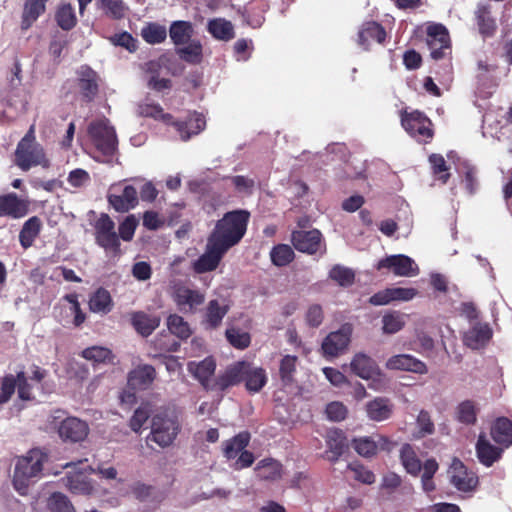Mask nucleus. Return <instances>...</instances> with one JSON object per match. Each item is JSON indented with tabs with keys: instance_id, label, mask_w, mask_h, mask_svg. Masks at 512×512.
I'll return each instance as SVG.
<instances>
[{
	"instance_id": "nucleus-1",
	"label": "nucleus",
	"mask_w": 512,
	"mask_h": 512,
	"mask_svg": "<svg viewBox=\"0 0 512 512\" xmlns=\"http://www.w3.org/2000/svg\"><path fill=\"white\" fill-rule=\"evenodd\" d=\"M242 381L250 393H257L266 385L267 374L261 367L246 361H238L229 365L223 374L218 375L211 389L223 392Z\"/></svg>"
},
{
	"instance_id": "nucleus-2",
	"label": "nucleus",
	"mask_w": 512,
	"mask_h": 512,
	"mask_svg": "<svg viewBox=\"0 0 512 512\" xmlns=\"http://www.w3.org/2000/svg\"><path fill=\"white\" fill-rule=\"evenodd\" d=\"M250 212L245 209H235L226 212L217 220L208 238L229 251L236 246L246 234Z\"/></svg>"
},
{
	"instance_id": "nucleus-3",
	"label": "nucleus",
	"mask_w": 512,
	"mask_h": 512,
	"mask_svg": "<svg viewBox=\"0 0 512 512\" xmlns=\"http://www.w3.org/2000/svg\"><path fill=\"white\" fill-rule=\"evenodd\" d=\"M180 422L176 413L170 409L157 412L151 420V432L148 439L160 447L170 446L180 432Z\"/></svg>"
},
{
	"instance_id": "nucleus-4",
	"label": "nucleus",
	"mask_w": 512,
	"mask_h": 512,
	"mask_svg": "<svg viewBox=\"0 0 512 512\" xmlns=\"http://www.w3.org/2000/svg\"><path fill=\"white\" fill-rule=\"evenodd\" d=\"M87 131L97 152L105 157L103 162L110 163L118 148L115 128L107 118H102L92 121Z\"/></svg>"
},
{
	"instance_id": "nucleus-5",
	"label": "nucleus",
	"mask_w": 512,
	"mask_h": 512,
	"mask_svg": "<svg viewBox=\"0 0 512 512\" xmlns=\"http://www.w3.org/2000/svg\"><path fill=\"white\" fill-rule=\"evenodd\" d=\"M15 164L22 170L28 171L34 166L48 167L43 147L36 141L34 126H31L25 136L17 144Z\"/></svg>"
},
{
	"instance_id": "nucleus-6",
	"label": "nucleus",
	"mask_w": 512,
	"mask_h": 512,
	"mask_svg": "<svg viewBox=\"0 0 512 512\" xmlns=\"http://www.w3.org/2000/svg\"><path fill=\"white\" fill-rule=\"evenodd\" d=\"M401 125L418 142H428L433 137L432 122L422 112L415 110L401 114Z\"/></svg>"
},
{
	"instance_id": "nucleus-7",
	"label": "nucleus",
	"mask_w": 512,
	"mask_h": 512,
	"mask_svg": "<svg viewBox=\"0 0 512 512\" xmlns=\"http://www.w3.org/2000/svg\"><path fill=\"white\" fill-rule=\"evenodd\" d=\"M95 240L106 252L114 256L120 254V241L115 232V223L107 214H101L95 223Z\"/></svg>"
},
{
	"instance_id": "nucleus-8",
	"label": "nucleus",
	"mask_w": 512,
	"mask_h": 512,
	"mask_svg": "<svg viewBox=\"0 0 512 512\" xmlns=\"http://www.w3.org/2000/svg\"><path fill=\"white\" fill-rule=\"evenodd\" d=\"M291 242L294 248L302 253L309 255L319 254V256H323L326 253V244L318 229L292 231Z\"/></svg>"
},
{
	"instance_id": "nucleus-9",
	"label": "nucleus",
	"mask_w": 512,
	"mask_h": 512,
	"mask_svg": "<svg viewBox=\"0 0 512 512\" xmlns=\"http://www.w3.org/2000/svg\"><path fill=\"white\" fill-rule=\"evenodd\" d=\"M352 333L353 327L349 323H345L338 330L330 332L321 344L323 355L333 358L344 352L351 342Z\"/></svg>"
},
{
	"instance_id": "nucleus-10",
	"label": "nucleus",
	"mask_w": 512,
	"mask_h": 512,
	"mask_svg": "<svg viewBox=\"0 0 512 512\" xmlns=\"http://www.w3.org/2000/svg\"><path fill=\"white\" fill-rule=\"evenodd\" d=\"M227 252L226 249L207 238L205 252L192 263L194 272L202 274L214 271Z\"/></svg>"
},
{
	"instance_id": "nucleus-11",
	"label": "nucleus",
	"mask_w": 512,
	"mask_h": 512,
	"mask_svg": "<svg viewBox=\"0 0 512 512\" xmlns=\"http://www.w3.org/2000/svg\"><path fill=\"white\" fill-rule=\"evenodd\" d=\"M389 269L396 276L413 277L418 275L419 268L415 261L404 254L390 255L381 259L377 264V269Z\"/></svg>"
},
{
	"instance_id": "nucleus-12",
	"label": "nucleus",
	"mask_w": 512,
	"mask_h": 512,
	"mask_svg": "<svg viewBox=\"0 0 512 512\" xmlns=\"http://www.w3.org/2000/svg\"><path fill=\"white\" fill-rule=\"evenodd\" d=\"M30 202L15 192L0 195V217L24 218L29 213Z\"/></svg>"
},
{
	"instance_id": "nucleus-13",
	"label": "nucleus",
	"mask_w": 512,
	"mask_h": 512,
	"mask_svg": "<svg viewBox=\"0 0 512 512\" xmlns=\"http://www.w3.org/2000/svg\"><path fill=\"white\" fill-rule=\"evenodd\" d=\"M45 457L38 449H32L17 461L14 472L24 478L38 477L42 472Z\"/></svg>"
},
{
	"instance_id": "nucleus-14",
	"label": "nucleus",
	"mask_w": 512,
	"mask_h": 512,
	"mask_svg": "<svg viewBox=\"0 0 512 512\" xmlns=\"http://www.w3.org/2000/svg\"><path fill=\"white\" fill-rule=\"evenodd\" d=\"M88 432L87 423L76 417H67L58 426V434L65 442H81L87 437Z\"/></svg>"
},
{
	"instance_id": "nucleus-15",
	"label": "nucleus",
	"mask_w": 512,
	"mask_h": 512,
	"mask_svg": "<svg viewBox=\"0 0 512 512\" xmlns=\"http://www.w3.org/2000/svg\"><path fill=\"white\" fill-rule=\"evenodd\" d=\"M77 86L82 99L91 102L98 93L97 73L88 65H81L77 69Z\"/></svg>"
},
{
	"instance_id": "nucleus-16",
	"label": "nucleus",
	"mask_w": 512,
	"mask_h": 512,
	"mask_svg": "<svg viewBox=\"0 0 512 512\" xmlns=\"http://www.w3.org/2000/svg\"><path fill=\"white\" fill-rule=\"evenodd\" d=\"M452 474L450 483L461 492H472L478 485V477L472 471H468L464 464L454 459L451 465Z\"/></svg>"
},
{
	"instance_id": "nucleus-17",
	"label": "nucleus",
	"mask_w": 512,
	"mask_h": 512,
	"mask_svg": "<svg viewBox=\"0 0 512 512\" xmlns=\"http://www.w3.org/2000/svg\"><path fill=\"white\" fill-rule=\"evenodd\" d=\"M173 299L180 311L184 313H194L198 306L204 303L205 295L199 290L179 286L174 290Z\"/></svg>"
},
{
	"instance_id": "nucleus-18",
	"label": "nucleus",
	"mask_w": 512,
	"mask_h": 512,
	"mask_svg": "<svg viewBox=\"0 0 512 512\" xmlns=\"http://www.w3.org/2000/svg\"><path fill=\"white\" fill-rule=\"evenodd\" d=\"M386 368L389 370L407 371L420 375L428 372L426 364L410 354H398L391 356L386 361Z\"/></svg>"
},
{
	"instance_id": "nucleus-19",
	"label": "nucleus",
	"mask_w": 512,
	"mask_h": 512,
	"mask_svg": "<svg viewBox=\"0 0 512 512\" xmlns=\"http://www.w3.org/2000/svg\"><path fill=\"white\" fill-rule=\"evenodd\" d=\"M351 371L358 377L369 380L381 376V371L374 359L365 353H357L350 362Z\"/></svg>"
},
{
	"instance_id": "nucleus-20",
	"label": "nucleus",
	"mask_w": 512,
	"mask_h": 512,
	"mask_svg": "<svg viewBox=\"0 0 512 512\" xmlns=\"http://www.w3.org/2000/svg\"><path fill=\"white\" fill-rule=\"evenodd\" d=\"M269 5L264 0L249 3L244 7L238 9V14L241 16L244 24L251 28H260L265 22V13Z\"/></svg>"
},
{
	"instance_id": "nucleus-21",
	"label": "nucleus",
	"mask_w": 512,
	"mask_h": 512,
	"mask_svg": "<svg viewBox=\"0 0 512 512\" xmlns=\"http://www.w3.org/2000/svg\"><path fill=\"white\" fill-rule=\"evenodd\" d=\"M492 337V329L487 323L476 322L463 335V343L473 350L486 346Z\"/></svg>"
},
{
	"instance_id": "nucleus-22",
	"label": "nucleus",
	"mask_w": 512,
	"mask_h": 512,
	"mask_svg": "<svg viewBox=\"0 0 512 512\" xmlns=\"http://www.w3.org/2000/svg\"><path fill=\"white\" fill-rule=\"evenodd\" d=\"M156 378V370L152 365H138L128 374V385L133 390L148 389Z\"/></svg>"
},
{
	"instance_id": "nucleus-23",
	"label": "nucleus",
	"mask_w": 512,
	"mask_h": 512,
	"mask_svg": "<svg viewBox=\"0 0 512 512\" xmlns=\"http://www.w3.org/2000/svg\"><path fill=\"white\" fill-rule=\"evenodd\" d=\"M171 124L174 125L176 131L179 133L183 141L189 140L193 135L199 134L204 130L206 121L201 113H189L187 118L183 121H175Z\"/></svg>"
},
{
	"instance_id": "nucleus-24",
	"label": "nucleus",
	"mask_w": 512,
	"mask_h": 512,
	"mask_svg": "<svg viewBox=\"0 0 512 512\" xmlns=\"http://www.w3.org/2000/svg\"><path fill=\"white\" fill-rule=\"evenodd\" d=\"M476 454L479 462L486 467L492 466L501 458L503 450L491 444L484 433H480L476 442Z\"/></svg>"
},
{
	"instance_id": "nucleus-25",
	"label": "nucleus",
	"mask_w": 512,
	"mask_h": 512,
	"mask_svg": "<svg viewBox=\"0 0 512 512\" xmlns=\"http://www.w3.org/2000/svg\"><path fill=\"white\" fill-rule=\"evenodd\" d=\"M228 311V305H221L217 299L210 300L206 306L202 320L204 329L215 330L219 328Z\"/></svg>"
},
{
	"instance_id": "nucleus-26",
	"label": "nucleus",
	"mask_w": 512,
	"mask_h": 512,
	"mask_svg": "<svg viewBox=\"0 0 512 512\" xmlns=\"http://www.w3.org/2000/svg\"><path fill=\"white\" fill-rule=\"evenodd\" d=\"M326 444V457L331 463H336L348 449L347 439L339 429L328 432Z\"/></svg>"
},
{
	"instance_id": "nucleus-27",
	"label": "nucleus",
	"mask_w": 512,
	"mask_h": 512,
	"mask_svg": "<svg viewBox=\"0 0 512 512\" xmlns=\"http://www.w3.org/2000/svg\"><path fill=\"white\" fill-rule=\"evenodd\" d=\"M108 202L117 212H128L138 204L137 190L132 185H126L122 194H109Z\"/></svg>"
},
{
	"instance_id": "nucleus-28",
	"label": "nucleus",
	"mask_w": 512,
	"mask_h": 512,
	"mask_svg": "<svg viewBox=\"0 0 512 512\" xmlns=\"http://www.w3.org/2000/svg\"><path fill=\"white\" fill-rule=\"evenodd\" d=\"M385 39L386 31L384 27L375 21H369L363 23L359 29L357 42L364 50H368L371 40L383 43Z\"/></svg>"
},
{
	"instance_id": "nucleus-29",
	"label": "nucleus",
	"mask_w": 512,
	"mask_h": 512,
	"mask_svg": "<svg viewBox=\"0 0 512 512\" xmlns=\"http://www.w3.org/2000/svg\"><path fill=\"white\" fill-rule=\"evenodd\" d=\"M63 485L77 495H90L93 492L91 479L82 472L68 473L63 479Z\"/></svg>"
},
{
	"instance_id": "nucleus-30",
	"label": "nucleus",
	"mask_w": 512,
	"mask_h": 512,
	"mask_svg": "<svg viewBox=\"0 0 512 512\" xmlns=\"http://www.w3.org/2000/svg\"><path fill=\"white\" fill-rule=\"evenodd\" d=\"M175 53L180 60L190 65H199L203 60V45L199 39L175 47Z\"/></svg>"
},
{
	"instance_id": "nucleus-31",
	"label": "nucleus",
	"mask_w": 512,
	"mask_h": 512,
	"mask_svg": "<svg viewBox=\"0 0 512 512\" xmlns=\"http://www.w3.org/2000/svg\"><path fill=\"white\" fill-rule=\"evenodd\" d=\"M392 412L393 404L385 397H377L366 404L367 416L373 421H385L391 417Z\"/></svg>"
},
{
	"instance_id": "nucleus-32",
	"label": "nucleus",
	"mask_w": 512,
	"mask_h": 512,
	"mask_svg": "<svg viewBox=\"0 0 512 512\" xmlns=\"http://www.w3.org/2000/svg\"><path fill=\"white\" fill-rule=\"evenodd\" d=\"M194 32V26L190 21L176 20L169 27V37L175 47L193 40Z\"/></svg>"
},
{
	"instance_id": "nucleus-33",
	"label": "nucleus",
	"mask_w": 512,
	"mask_h": 512,
	"mask_svg": "<svg viewBox=\"0 0 512 512\" xmlns=\"http://www.w3.org/2000/svg\"><path fill=\"white\" fill-rule=\"evenodd\" d=\"M132 493L136 499L151 505H158L165 498V492L153 485L137 482L132 487Z\"/></svg>"
},
{
	"instance_id": "nucleus-34",
	"label": "nucleus",
	"mask_w": 512,
	"mask_h": 512,
	"mask_svg": "<svg viewBox=\"0 0 512 512\" xmlns=\"http://www.w3.org/2000/svg\"><path fill=\"white\" fill-rule=\"evenodd\" d=\"M458 174L462 177V182L469 195L476 193L479 187L477 179V169L468 160L459 159L456 165Z\"/></svg>"
},
{
	"instance_id": "nucleus-35",
	"label": "nucleus",
	"mask_w": 512,
	"mask_h": 512,
	"mask_svg": "<svg viewBox=\"0 0 512 512\" xmlns=\"http://www.w3.org/2000/svg\"><path fill=\"white\" fill-rule=\"evenodd\" d=\"M131 324L140 335L148 337L160 325V318L138 311L132 314Z\"/></svg>"
},
{
	"instance_id": "nucleus-36",
	"label": "nucleus",
	"mask_w": 512,
	"mask_h": 512,
	"mask_svg": "<svg viewBox=\"0 0 512 512\" xmlns=\"http://www.w3.org/2000/svg\"><path fill=\"white\" fill-rule=\"evenodd\" d=\"M216 369L215 360L207 357L200 362L191 361L188 363V371L204 386L207 387L208 381Z\"/></svg>"
},
{
	"instance_id": "nucleus-37",
	"label": "nucleus",
	"mask_w": 512,
	"mask_h": 512,
	"mask_svg": "<svg viewBox=\"0 0 512 512\" xmlns=\"http://www.w3.org/2000/svg\"><path fill=\"white\" fill-rule=\"evenodd\" d=\"M492 439L506 447L512 445V421L507 417H498L491 427Z\"/></svg>"
},
{
	"instance_id": "nucleus-38",
	"label": "nucleus",
	"mask_w": 512,
	"mask_h": 512,
	"mask_svg": "<svg viewBox=\"0 0 512 512\" xmlns=\"http://www.w3.org/2000/svg\"><path fill=\"white\" fill-rule=\"evenodd\" d=\"M399 457L402 466L411 476H418L422 471V462L418 458L413 446L405 443L401 446Z\"/></svg>"
},
{
	"instance_id": "nucleus-39",
	"label": "nucleus",
	"mask_w": 512,
	"mask_h": 512,
	"mask_svg": "<svg viewBox=\"0 0 512 512\" xmlns=\"http://www.w3.org/2000/svg\"><path fill=\"white\" fill-rule=\"evenodd\" d=\"M89 309L93 313L106 315L113 308V300L108 290L99 287L89 299Z\"/></svg>"
},
{
	"instance_id": "nucleus-40",
	"label": "nucleus",
	"mask_w": 512,
	"mask_h": 512,
	"mask_svg": "<svg viewBox=\"0 0 512 512\" xmlns=\"http://www.w3.org/2000/svg\"><path fill=\"white\" fill-rule=\"evenodd\" d=\"M42 228L41 219L38 216H32L26 220L19 232V242L24 249H28L38 237Z\"/></svg>"
},
{
	"instance_id": "nucleus-41",
	"label": "nucleus",
	"mask_w": 512,
	"mask_h": 512,
	"mask_svg": "<svg viewBox=\"0 0 512 512\" xmlns=\"http://www.w3.org/2000/svg\"><path fill=\"white\" fill-rule=\"evenodd\" d=\"M207 31L213 38L229 41L235 37L233 24L224 18H213L207 23Z\"/></svg>"
},
{
	"instance_id": "nucleus-42",
	"label": "nucleus",
	"mask_w": 512,
	"mask_h": 512,
	"mask_svg": "<svg viewBox=\"0 0 512 512\" xmlns=\"http://www.w3.org/2000/svg\"><path fill=\"white\" fill-rule=\"evenodd\" d=\"M47 0H26L24 4L21 28L29 29L32 24L45 12Z\"/></svg>"
},
{
	"instance_id": "nucleus-43",
	"label": "nucleus",
	"mask_w": 512,
	"mask_h": 512,
	"mask_svg": "<svg viewBox=\"0 0 512 512\" xmlns=\"http://www.w3.org/2000/svg\"><path fill=\"white\" fill-rule=\"evenodd\" d=\"M249 441L250 434L246 431L240 432L226 442L224 447V456L227 459L236 458V456L248 446Z\"/></svg>"
},
{
	"instance_id": "nucleus-44",
	"label": "nucleus",
	"mask_w": 512,
	"mask_h": 512,
	"mask_svg": "<svg viewBox=\"0 0 512 512\" xmlns=\"http://www.w3.org/2000/svg\"><path fill=\"white\" fill-rule=\"evenodd\" d=\"M329 278L335 281L339 286L347 288L354 284L355 272L349 267L336 264L330 269Z\"/></svg>"
},
{
	"instance_id": "nucleus-45",
	"label": "nucleus",
	"mask_w": 512,
	"mask_h": 512,
	"mask_svg": "<svg viewBox=\"0 0 512 512\" xmlns=\"http://www.w3.org/2000/svg\"><path fill=\"white\" fill-rule=\"evenodd\" d=\"M478 409L471 400H465L456 407V420L464 425H474L477 421Z\"/></svg>"
},
{
	"instance_id": "nucleus-46",
	"label": "nucleus",
	"mask_w": 512,
	"mask_h": 512,
	"mask_svg": "<svg viewBox=\"0 0 512 512\" xmlns=\"http://www.w3.org/2000/svg\"><path fill=\"white\" fill-rule=\"evenodd\" d=\"M55 20L57 25L65 31L73 29L77 23L75 11L70 4H62L58 7Z\"/></svg>"
},
{
	"instance_id": "nucleus-47",
	"label": "nucleus",
	"mask_w": 512,
	"mask_h": 512,
	"mask_svg": "<svg viewBox=\"0 0 512 512\" xmlns=\"http://www.w3.org/2000/svg\"><path fill=\"white\" fill-rule=\"evenodd\" d=\"M294 251L287 244H278L270 251V258L272 263L278 267L287 266L294 259Z\"/></svg>"
},
{
	"instance_id": "nucleus-48",
	"label": "nucleus",
	"mask_w": 512,
	"mask_h": 512,
	"mask_svg": "<svg viewBox=\"0 0 512 512\" xmlns=\"http://www.w3.org/2000/svg\"><path fill=\"white\" fill-rule=\"evenodd\" d=\"M47 508L50 512H76L70 499L61 492H53L49 496Z\"/></svg>"
},
{
	"instance_id": "nucleus-49",
	"label": "nucleus",
	"mask_w": 512,
	"mask_h": 512,
	"mask_svg": "<svg viewBox=\"0 0 512 512\" xmlns=\"http://www.w3.org/2000/svg\"><path fill=\"white\" fill-rule=\"evenodd\" d=\"M167 327L171 334L177 336L181 340H186L191 335L189 324L183 317L172 314L167 318Z\"/></svg>"
},
{
	"instance_id": "nucleus-50",
	"label": "nucleus",
	"mask_w": 512,
	"mask_h": 512,
	"mask_svg": "<svg viewBox=\"0 0 512 512\" xmlns=\"http://www.w3.org/2000/svg\"><path fill=\"white\" fill-rule=\"evenodd\" d=\"M426 34L427 45H438L450 42L448 29L443 24H430L426 29Z\"/></svg>"
},
{
	"instance_id": "nucleus-51",
	"label": "nucleus",
	"mask_w": 512,
	"mask_h": 512,
	"mask_svg": "<svg viewBox=\"0 0 512 512\" xmlns=\"http://www.w3.org/2000/svg\"><path fill=\"white\" fill-rule=\"evenodd\" d=\"M138 112L141 116L161 120L166 124H170L173 119L171 114L164 113L163 108L159 104L142 103L138 106Z\"/></svg>"
},
{
	"instance_id": "nucleus-52",
	"label": "nucleus",
	"mask_w": 512,
	"mask_h": 512,
	"mask_svg": "<svg viewBox=\"0 0 512 512\" xmlns=\"http://www.w3.org/2000/svg\"><path fill=\"white\" fill-rule=\"evenodd\" d=\"M225 336L230 345L236 349H246L251 343V336L248 332L239 328L229 327L225 331Z\"/></svg>"
},
{
	"instance_id": "nucleus-53",
	"label": "nucleus",
	"mask_w": 512,
	"mask_h": 512,
	"mask_svg": "<svg viewBox=\"0 0 512 512\" xmlns=\"http://www.w3.org/2000/svg\"><path fill=\"white\" fill-rule=\"evenodd\" d=\"M476 20L479 32L484 37H490L494 34L496 24L490 16V12L485 7H480L476 11Z\"/></svg>"
},
{
	"instance_id": "nucleus-54",
	"label": "nucleus",
	"mask_w": 512,
	"mask_h": 512,
	"mask_svg": "<svg viewBox=\"0 0 512 512\" xmlns=\"http://www.w3.org/2000/svg\"><path fill=\"white\" fill-rule=\"evenodd\" d=\"M297 356L294 355H285L281 361L279 366V373L281 381L285 385H289L294 380V374L296 372L297 365Z\"/></svg>"
},
{
	"instance_id": "nucleus-55",
	"label": "nucleus",
	"mask_w": 512,
	"mask_h": 512,
	"mask_svg": "<svg viewBox=\"0 0 512 512\" xmlns=\"http://www.w3.org/2000/svg\"><path fill=\"white\" fill-rule=\"evenodd\" d=\"M142 37L149 44L162 43L167 37V30L157 23H150L142 29Z\"/></svg>"
},
{
	"instance_id": "nucleus-56",
	"label": "nucleus",
	"mask_w": 512,
	"mask_h": 512,
	"mask_svg": "<svg viewBox=\"0 0 512 512\" xmlns=\"http://www.w3.org/2000/svg\"><path fill=\"white\" fill-rule=\"evenodd\" d=\"M82 357L93 363H106L112 359V352L102 346H92L82 351Z\"/></svg>"
},
{
	"instance_id": "nucleus-57",
	"label": "nucleus",
	"mask_w": 512,
	"mask_h": 512,
	"mask_svg": "<svg viewBox=\"0 0 512 512\" xmlns=\"http://www.w3.org/2000/svg\"><path fill=\"white\" fill-rule=\"evenodd\" d=\"M99 7L112 19H122L127 7L122 0H99Z\"/></svg>"
},
{
	"instance_id": "nucleus-58",
	"label": "nucleus",
	"mask_w": 512,
	"mask_h": 512,
	"mask_svg": "<svg viewBox=\"0 0 512 512\" xmlns=\"http://www.w3.org/2000/svg\"><path fill=\"white\" fill-rule=\"evenodd\" d=\"M382 330L385 334H395L405 325L404 317L399 312L387 313L382 317Z\"/></svg>"
},
{
	"instance_id": "nucleus-59",
	"label": "nucleus",
	"mask_w": 512,
	"mask_h": 512,
	"mask_svg": "<svg viewBox=\"0 0 512 512\" xmlns=\"http://www.w3.org/2000/svg\"><path fill=\"white\" fill-rule=\"evenodd\" d=\"M353 448L355 451L366 458L376 454V444L374 437L365 436L353 439Z\"/></svg>"
},
{
	"instance_id": "nucleus-60",
	"label": "nucleus",
	"mask_w": 512,
	"mask_h": 512,
	"mask_svg": "<svg viewBox=\"0 0 512 512\" xmlns=\"http://www.w3.org/2000/svg\"><path fill=\"white\" fill-rule=\"evenodd\" d=\"M237 193L244 195H252L255 188V181L252 178L243 175L228 176Z\"/></svg>"
},
{
	"instance_id": "nucleus-61",
	"label": "nucleus",
	"mask_w": 512,
	"mask_h": 512,
	"mask_svg": "<svg viewBox=\"0 0 512 512\" xmlns=\"http://www.w3.org/2000/svg\"><path fill=\"white\" fill-rule=\"evenodd\" d=\"M17 385L16 375L8 374L2 378L0 391V405L7 403L15 392Z\"/></svg>"
},
{
	"instance_id": "nucleus-62",
	"label": "nucleus",
	"mask_w": 512,
	"mask_h": 512,
	"mask_svg": "<svg viewBox=\"0 0 512 512\" xmlns=\"http://www.w3.org/2000/svg\"><path fill=\"white\" fill-rule=\"evenodd\" d=\"M416 424L418 428V432L416 437H424L426 435H430L434 432V423L431 420L429 413L425 410H421L416 419Z\"/></svg>"
},
{
	"instance_id": "nucleus-63",
	"label": "nucleus",
	"mask_w": 512,
	"mask_h": 512,
	"mask_svg": "<svg viewBox=\"0 0 512 512\" xmlns=\"http://www.w3.org/2000/svg\"><path fill=\"white\" fill-rule=\"evenodd\" d=\"M16 379H17L16 387H17L18 397L23 401L31 400L33 398L32 392H31L32 386L28 382L26 373L23 370L17 372Z\"/></svg>"
},
{
	"instance_id": "nucleus-64",
	"label": "nucleus",
	"mask_w": 512,
	"mask_h": 512,
	"mask_svg": "<svg viewBox=\"0 0 512 512\" xmlns=\"http://www.w3.org/2000/svg\"><path fill=\"white\" fill-rule=\"evenodd\" d=\"M110 41L113 45L123 47L130 52H134L137 49L136 39L126 31L114 34L110 37Z\"/></svg>"
}]
</instances>
